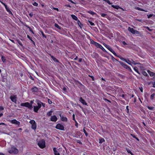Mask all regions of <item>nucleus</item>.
<instances>
[{"label":"nucleus","instance_id":"nucleus-34","mask_svg":"<svg viewBox=\"0 0 155 155\" xmlns=\"http://www.w3.org/2000/svg\"><path fill=\"white\" fill-rule=\"evenodd\" d=\"M51 57L52 58V59L54 61H56H56L57 62L58 61H57V59L56 58H55L53 57V56H51Z\"/></svg>","mask_w":155,"mask_h":155},{"label":"nucleus","instance_id":"nucleus-21","mask_svg":"<svg viewBox=\"0 0 155 155\" xmlns=\"http://www.w3.org/2000/svg\"><path fill=\"white\" fill-rule=\"evenodd\" d=\"M135 8H136V9H137V10H139V11H144V12H148L147 10H144L143 9L141 8H139V7H136Z\"/></svg>","mask_w":155,"mask_h":155},{"label":"nucleus","instance_id":"nucleus-31","mask_svg":"<svg viewBox=\"0 0 155 155\" xmlns=\"http://www.w3.org/2000/svg\"><path fill=\"white\" fill-rule=\"evenodd\" d=\"M134 70L137 73H139L138 71V68L137 67H134Z\"/></svg>","mask_w":155,"mask_h":155},{"label":"nucleus","instance_id":"nucleus-22","mask_svg":"<svg viewBox=\"0 0 155 155\" xmlns=\"http://www.w3.org/2000/svg\"><path fill=\"white\" fill-rule=\"evenodd\" d=\"M148 73L149 74L150 76H154V73L153 72H151L149 70L147 71Z\"/></svg>","mask_w":155,"mask_h":155},{"label":"nucleus","instance_id":"nucleus-57","mask_svg":"<svg viewBox=\"0 0 155 155\" xmlns=\"http://www.w3.org/2000/svg\"><path fill=\"white\" fill-rule=\"evenodd\" d=\"M140 89L141 91L142 92L143 91V88H140Z\"/></svg>","mask_w":155,"mask_h":155},{"label":"nucleus","instance_id":"nucleus-15","mask_svg":"<svg viewBox=\"0 0 155 155\" xmlns=\"http://www.w3.org/2000/svg\"><path fill=\"white\" fill-rule=\"evenodd\" d=\"M2 3L4 5V6H5V8L7 10V11L10 14H12V12H11L10 11V10L9 9V8H8L7 7V5H5V4H4V3H3V2H2Z\"/></svg>","mask_w":155,"mask_h":155},{"label":"nucleus","instance_id":"nucleus-10","mask_svg":"<svg viewBox=\"0 0 155 155\" xmlns=\"http://www.w3.org/2000/svg\"><path fill=\"white\" fill-rule=\"evenodd\" d=\"M107 48L114 55L116 56L117 54L108 45V46H107Z\"/></svg>","mask_w":155,"mask_h":155},{"label":"nucleus","instance_id":"nucleus-7","mask_svg":"<svg viewBox=\"0 0 155 155\" xmlns=\"http://www.w3.org/2000/svg\"><path fill=\"white\" fill-rule=\"evenodd\" d=\"M125 62L131 65H132V64L136 65L137 64V63H135L134 61L132 60H130L129 59H126Z\"/></svg>","mask_w":155,"mask_h":155},{"label":"nucleus","instance_id":"nucleus-64","mask_svg":"<svg viewBox=\"0 0 155 155\" xmlns=\"http://www.w3.org/2000/svg\"><path fill=\"white\" fill-rule=\"evenodd\" d=\"M0 155H4V154L2 153H0Z\"/></svg>","mask_w":155,"mask_h":155},{"label":"nucleus","instance_id":"nucleus-26","mask_svg":"<svg viewBox=\"0 0 155 155\" xmlns=\"http://www.w3.org/2000/svg\"><path fill=\"white\" fill-rule=\"evenodd\" d=\"M104 141V140L103 138H101L99 139V143H102Z\"/></svg>","mask_w":155,"mask_h":155},{"label":"nucleus","instance_id":"nucleus-17","mask_svg":"<svg viewBox=\"0 0 155 155\" xmlns=\"http://www.w3.org/2000/svg\"><path fill=\"white\" fill-rule=\"evenodd\" d=\"M37 104L38 106L37 107L39 108H40L41 107V104H43V103L40 102V101H38L37 102Z\"/></svg>","mask_w":155,"mask_h":155},{"label":"nucleus","instance_id":"nucleus-23","mask_svg":"<svg viewBox=\"0 0 155 155\" xmlns=\"http://www.w3.org/2000/svg\"><path fill=\"white\" fill-rule=\"evenodd\" d=\"M32 91L33 92H36L38 91V89L37 87H34L32 89Z\"/></svg>","mask_w":155,"mask_h":155},{"label":"nucleus","instance_id":"nucleus-62","mask_svg":"<svg viewBox=\"0 0 155 155\" xmlns=\"http://www.w3.org/2000/svg\"><path fill=\"white\" fill-rule=\"evenodd\" d=\"M3 115V114L2 113L0 114V117H2Z\"/></svg>","mask_w":155,"mask_h":155},{"label":"nucleus","instance_id":"nucleus-5","mask_svg":"<svg viewBox=\"0 0 155 155\" xmlns=\"http://www.w3.org/2000/svg\"><path fill=\"white\" fill-rule=\"evenodd\" d=\"M38 144L41 148H43L45 147V141L43 140H41L39 141Z\"/></svg>","mask_w":155,"mask_h":155},{"label":"nucleus","instance_id":"nucleus-40","mask_svg":"<svg viewBox=\"0 0 155 155\" xmlns=\"http://www.w3.org/2000/svg\"><path fill=\"white\" fill-rule=\"evenodd\" d=\"M78 23L79 26L81 27V26L82 24L79 20H78Z\"/></svg>","mask_w":155,"mask_h":155},{"label":"nucleus","instance_id":"nucleus-60","mask_svg":"<svg viewBox=\"0 0 155 155\" xmlns=\"http://www.w3.org/2000/svg\"><path fill=\"white\" fill-rule=\"evenodd\" d=\"M78 58V57L77 56L76 57V58L74 59V60H76Z\"/></svg>","mask_w":155,"mask_h":155},{"label":"nucleus","instance_id":"nucleus-45","mask_svg":"<svg viewBox=\"0 0 155 155\" xmlns=\"http://www.w3.org/2000/svg\"><path fill=\"white\" fill-rule=\"evenodd\" d=\"M72 116H73V120L75 121V120H75V115H74V114H73Z\"/></svg>","mask_w":155,"mask_h":155},{"label":"nucleus","instance_id":"nucleus-25","mask_svg":"<svg viewBox=\"0 0 155 155\" xmlns=\"http://www.w3.org/2000/svg\"><path fill=\"white\" fill-rule=\"evenodd\" d=\"M1 59L2 61L4 63L5 61V58L3 56H2Z\"/></svg>","mask_w":155,"mask_h":155},{"label":"nucleus","instance_id":"nucleus-33","mask_svg":"<svg viewBox=\"0 0 155 155\" xmlns=\"http://www.w3.org/2000/svg\"><path fill=\"white\" fill-rule=\"evenodd\" d=\"M53 150L54 152V154L55 153H57L58 152L56 150V148H54L53 149Z\"/></svg>","mask_w":155,"mask_h":155},{"label":"nucleus","instance_id":"nucleus-35","mask_svg":"<svg viewBox=\"0 0 155 155\" xmlns=\"http://www.w3.org/2000/svg\"><path fill=\"white\" fill-rule=\"evenodd\" d=\"M127 151L128 153L131 154L132 155H133V153L130 150L127 149Z\"/></svg>","mask_w":155,"mask_h":155},{"label":"nucleus","instance_id":"nucleus-61","mask_svg":"<svg viewBox=\"0 0 155 155\" xmlns=\"http://www.w3.org/2000/svg\"><path fill=\"white\" fill-rule=\"evenodd\" d=\"M70 2H71L72 3H74V2L71 0H70Z\"/></svg>","mask_w":155,"mask_h":155},{"label":"nucleus","instance_id":"nucleus-14","mask_svg":"<svg viewBox=\"0 0 155 155\" xmlns=\"http://www.w3.org/2000/svg\"><path fill=\"white\" fill-rule=\"evenodd\" d=\"M93 44L97 48H100L101 46V45L100 44L96 42L93 41Z\"/></svg>","mask_w":155,"mask_h":155},{"label":"nucleus","instance_id":"nucleus-9","mask_svg":"<svg viewBox=\"0 0 155 155\" xmlns=\"http://www.w3.org/2000/svg\"><path fill=\"white\" fill-rule=\"evenodd\" d=\"M10 99L12 101L15 103H16L17 102V97L16 95H12L10 97Z\"/></svg>","mask_w":155,"mask_h":155},{"label":"nucleus","instance_id":"nucleus-44","mask_svg":"<svg viewBox=\"0 0 155 155\" xmlns=\"http://www.w3.org/2000/svg\"><path fill=\"white\" fill-rule=\"evenodd\" d=\"M48 103L49 104H51L52 103V101L49 99H48Z\"/></svg>","mask_w":155,"mask_h":155},{"label":"nucleus","instance_id":"nucleus-53","mask_svg":"<svg viewBox=\"0 0 155 155\" xmlns=\"http://www.w3.org/2000/svg\"><path fill=\"white\" fill-rule=\"evenodd\" d=\"M7 125L5 124L4 123H0V125Z\"/></svg>","mask_w":155,"mask_h":155},{"label":"nucleus","instance_id":"nucleus-49","mask_svg":"<svg viewBox=\"0 0 155 155\" xmlns=\"http://www.w3.org/2000/svg\"><path fill=\"white\" fill-rule=\"evenodd\" d=\"M78 61L79 62H81L82 61V59L81 58H79L78 59Z\"/></svg>","mask_w":155,"mask_h":155},{"label":"nucleus","instance_id":"nucleus-55","mask_svg":"<svg viewBox=\"0 0 155 155\" xmlns=\"http://www.w3.org/2000/svg\"><path fill=\"white\" fill-rule=\"evenodd\" d=\"M122 43L124 45H126L127 44L124 41H123Z\"/></svg>","mask_w":155,"mask_h":155},{"label":"nucleus","instance_id":"nucleus-8","mask_svg":"<svg viewBox=\"0 0 155 155\" xmlns=\"http://www.w3.org/2000/svg\"><path fill=\"white\" fill-rule=\"evenodd\" d=\"M11 123L12 124H15L19 126L20 124V122L17 121L15 119H13L10 121Z\"/></svg>","mask_w":155,"mask_h":155},{"label":"nucleus","instance_id":"nucleus-50","mask_svg":"<svg viewBox=\"0 0 155 155\" xmlns=\"http://www.w3.org/2000/svg\"><path fill=\"white\" fill-rule=\"evenodd\" d=\"M53 9H54V10H57L58 11V8H53Z\"/></svg>","mask_w":155,"mask_h":155},{"label":"nucleus","instance_id":"nucleus-63","mask_svg":"<svg viewBox=\"0 0 155 155\" xmlns=\"http://www.w3.org/2000/svg\"><path fill=\"white\" fill-rule=\"evenodd\" d=\"M135 138L138 141H139V139H138V138L137 137H135Z\"/></svg>","mask_w":155,"mask_h":155},{"label":"nucleus","instance_id":"nucleus-47","mask_svg":"<svg viewBox=\"0 0 155 155\" xmlns=\"http://www.w3.org/2000/svg\"><path fill=\"white\" fill-rule=\"evenodd\" d=\"M4 108L0 106V111L2 110Z\"/></svg>","mask_w":155,"mask_h":155},{"label":"nucleus","instance_id":"nucleus-38","mask_svg":"<svg viewBox=\"0 0 155 155\" xmlns=\"http://www.w3.org/2000/svg\"><path fill=\"white\" fill-rule=\"evenodd\" d=\"M100 48L103 51L106 52L105 49L101 45Z\"/></svg>","mask_w":155,"mask_h":155},{"label":"nucleus","instance_id":"nucleus-24","mask_svg":"<svg viewBox=\"0 0 155 155\" xmlns=\"http://www.w3.org/2000/svg\"><path fill=\"white\" fill-rule=\"evenodd\" d=\"M52 112H53V111L52 110H51L47 113V115L48 116H50L51 115Z\"/></svg>","mask_w":155,"mask_h":155},{"label":"nucleus","instance_id":"nucleus-59","mask_svg":"<svg viewBox=\"0 0 155 155\" xmlns=\"http://www.w3.org/2000/svg\"><path fill=\"white\" fill-rule=\"evenodd\" d=\"M108 45H106V44H105L104 45V46H105V47H106V48H107V46H108Z\"/></svg>","mask_w":155,"mask_h":155},{"label":"nucleus","instance_id":"nucleus-58","mask_svg":"<svg viewBox=\"0 0 155 155\" xmlns=\"http://www.w3.org/2000/svg\"><path fill=\"white\" fill-rule=\"evenodd\" d=\"M27 36L28 38L29 39H31V38L29 35H28Z\"/></svg>","mask_w":155,"mask_h":155},{"label":"nucleus","instance_id":"nucleus-37","mask_svg":"<svg viewBox=\"0 0 155 155\" xmlns=\"http://www.w3.org/2000/svg\"><path fill=\"white\" fill-rule=\"evenodd\" d=\"M89 24L92 26H94L95 25L94 24V23L92 22L91 21H89Z\"/></svg>","mask_w":155,"mask_h":155},{"label":"nucleus","instance_id":"nucleus-4","mask_svg":"<svg viewBox=\"0 0 155 155\" xmlns=\"http://www.w3.org/2000/svg\"><path fill=\"white\" fill-rule=\"evenodd\" d=\"M21 106H25L28 107L29 109H31L32 108L31 104H30L28 102H25L22 103L21 104Z\"/></svg>","mask_w":155,"mask_h":155},{"label":"nucleus","instance_id":"nucleus-29","mask_svg":"<svg viewBox=\"0 0 155 155\" xmlns=\"http://www.w3.org/2000/svg\"><path fill=\"white\" fill-rule=\"evenodd\" d=\"M55 26L59 29H61L60 27L57 24H55Z\"/></svg>","mask_w":155,"mask_h":155},{"label":"nucleus","instance_id":"nucleus-30","mask_svg":"<svg viewBox=\"0 0 155 155\" xmlns=\"http://www.w3.org/2000/svg\"><path fill=\"white\" fill-rule=\"evenodd\" d=\"M142 74L145 76H148L147 74V72L145 71H143L142 72Z\"/></svg>","mask_w":155,"mask_h":155},{"label":"nucleus","instance_id":"nucleus-46","mask_svg":"<svg viewBox=\"0 0 155 155\" xmlns=\"http://www.w3.org/2000/svg\"><path fill=\"white\" fill-rule=\"evenodd\" d=\"M121 60L123 61H124L125 62L126 61V59H125L124 58H121Z\"/></svg>","mask_w":155,"mask_h":155},{"label":"nucleus","instance_id":"nucleus-36","mask_svg":"<svg viewBox=\"0 0 155 155\" xmlns=\"http://www.w3.org/2000/svg\"><path fill=\"white\" fill-rule=\"evenodd\" d=\"M104 1L106 2L109 5H111V3L110 2V1L108 0H103Z\"/></svg>","mask_w":155,"mask_h":155},{"label":"nucleus","instance_id":"nucleus-42","mask_svg":"<svg viewBox=\"0 0 155 155\" xmlns=\"http://www.w3.org/2000/svg\"><path fill=\"white\" fill-rule=\"evenodd\" d=\"M150 110H152L153 108V107H147Z\"/></svg>","mask_w":155,"mask_h":155},{"label":"nucleus","instance_id":"nucleus-54","mask_svg":"<svg viewBox=\"0 0 155 155\" xmlns=\"http://www.w3.org/2000/svg\"><path fill=\"white\" fill-rule=\"evenodd\" d=\"M77 142L80 144H81V142L79 140H78Z\"/></svg>","mask_w":155,"mask_h":155},{"label":"nucleus","instance_id":"nucleus-20","mask_svg":"<svg viewBox=\"0 0 155 155\" xmlns=\"http://www.w3.org/2000/svg\"><path fill=\"white\" fill-rule=\"evenodd\" d=\"M122 65H123V66H124V67L125 68H127V69H129V70H130V71H131V68H129L127 65L125 64H123Z\"/></svg>","mask_w":155,"mask_h":155},{"label":"nucleus","instance_id":"nucleus-12","mask_svg":"<svg viewBox=\"0 0 155 155\" xmlns=\"http://www.w3.org/2000/svg\"><path fill=\"white\" fill-rule=\"evenodd\" d=\"M60 116L61 118V120L63 121H67V117H64L63 115H62L61 114H60Z\"/></svg>","mask_w":155,"mask_h":155},{"label":"nucleus","instance_id":"nucleus-2","mask_svg":"<svg viewBox=\"0 0 155 155\" xmlns=\"http://www.w3.org/2000/svg\"><path fill=\"white\" fill-rule=\"evenodd\" d=\"M8 152L10 154H16L18 152V150L15 147H12L11 149L9 150Z\"/></svg>","mask_w":155,"mask_h":155},{"label":"nucleus","instance_id":"nucleus-48","mask_svg":"<svg viewBox=\"0 0 155 155\" xmlns=\"http://www.w3.org/2000/svg\"><path fill=\"white\" fill-rule=\"evenodd\" d=\"M33 15V13H30L29 14V15L30 17H32Z\"/></svg>","mask_w":155,"mask_h":155},{"label":"nucleus","instance_id":"nucleus-56","mask_svg":"<svg viewBox=\"0 0 155 155\" xmlns=\"http://www.w3.org/2000/svg\"><path fill=\"white\" fill-rule=\"evenodd\" d=\"M147 28L149 30V31H151V30L150 29L149 27H147Z\"/></svg>","mask_w":155,"mask_h":155},{"label":"nucleus","instance_id":"nucleus-32","mask_svg":"<svg viewBox=\"0 0 155 155\" xmlns=\"http://www.w3.org/2000/svg\"><path fill=\"white\" fill-rule=\"evenodd\" d=\"M33 5L35 6H38V4L35 2H34L32 3Z\"/></svg>","mask_w":155,"mask_h":155},{"label":"nucleus","instance_id":"nucleus-13","mask_svg":"<svg viewBox=\"0 0 155 155\" xmlns=\"http://www.w3.org/2000/svg\"><path fill=\"white\" fill-rule=\"evenodd\" d=\"M79 100L83 104L86 105H87V103L85 102V100H84L81 97H80L79 98Z\"/></svg>","mask_w":155,"mask_h":155},{"label":"nucleus","instance_id":"nucleus-16","mask_svg":"<svg viewBox=\"0 0 155 155\" xmlns=\"http://www.w3.org/2000/svg\"><path fill=\"white\" fill-rule=\"evenodd\" d=\"M111 7L117 9H118L119 8H121V9H123L122 8L120 7L118 5H111Z\"/></svg>","mask_w":155,"mask_h":155},{"label":"nucleus","instance_id":"nucleus-52","mask_svg":"<svg viewBox=\"0 0 155 155\" xmlns=\"http://www.w3.org/2000/svg\"><path fill=\"white\" fill-rule=\"evenodd\" d=\"M54 154L55 155H60V153L58 152L57 153H56Z\"/></svg>","mask_w":155,"mask_h":155},{"label":"nucleus","instance_id":"nucleus-1","mask_svg":"<svg viewBox=\"0 0 155 155\" xmlns=\"http://www.w3.org/2000/svg\"><path fill=\"white\" fill-rule=\"evenodd\" d=\"M128 31L133 34L139 35L140 34V33L138 31L132 28H131L130 27H128Z\"/></svg>","mask_w":155,"mask_h":155},{"label":"nucleus","instance_id":"nucleus-19","mask_svg":"<svg viewBox=\"0 0 155 155\" xmlns=\"http://www.w3.org/2000/svg\"><path fill=\"white\" fill-rule=\"evenodd\" d=\"M71 16L72 18L73 19H74V20H76V21L78 20V18L75 15H71Z\"/></svg>","mask_w":155,"mask_h":155},{"label":"nucleus","instance_id":"nucleus-18","mask_svg":"<svg viewBox=\"0 0 155 155\" xmlns=\"http://www.w3.org/2000/svg\"><path fill=\"white\" fill-rule=\"evenodd\" d=\"M39 109V108L37 106H34V111L35 112H37Z\"/></svg>","mask_w":155,"mask_h":155},{"label":"nucleus","instance_id":"nucleus-51","mask_svg":"<svg viewBox=\"0 0 155 155\" xmlns=\"http://www.w3.org/2000/svg\"><path fill=\"white\" fill-rule=\"evenodd\" d=\"M33 103V101H30V104H31L32 107V104Z\"/></svg>","mask_w":155,"mask_h":155},{"label":"nucleus","instance_id":"nucleus-27","mask_svg":"<svg viewBox=\"0 0 155 155\" xmlns=\"http://www.w3.org/2000/svg\"><path fill=\"white\" fill-rule=\"evenodd\" d=\"M155 95L154 94H152L150 96V98L151 100H152L153 99L154 96Z\"/></svg>","mask_w":155,"mask_h":155},{"label":"nucleus","instance_id":"nucleus-11","mask_svg":"<svg viewBox=\"0 0 155 155\" xmlns=\"http://www.w3.org/2000/svg\"><path fill=\"white\" fill-rule=\"evenodd\" d=\"M57 120V118L55 115L52 116L51 117V120L52 121L56 122Z\"/></svg>","mask_w":155,"mask_h":155},{"label":"nucleus","instance_id":"nucleus-6","mask_svg":"<svg viewBox=\"0 0 155 155\" xmlns=\"http://www.w3.org/2000/svg\"><path fill=\"white\" fill-rule=\"evenodd\" d=\"M56 128L60 130H64V127L63 125L60 124H58L57 125Z\"/></svg>","mask_w":155,"mask_h":155},{"label":"nucleus","instance_id":"nucleus-43","mask_svg":"<svg viewBox=\"0 0 155 155\" xmlns=\"http://www.w3.org/2000/svg\"><path fill=\"white\" fill-rule=\"evenodd\" d=\"M75 126L77 128H78V124L76 120H75Z\"/></svg>","mask_w":155,"mask_h":155},{"label":"nucleus","instance_id":"nucleus-39","mask_svg":"<svg viewBox=\"0 0 155 155\" xmlns=\"http://www.w3.org/2000/svg\"><path fill=\"white\" fill-rule=\"evenodd\" d=\"M83 131L85 135L86 136H87V133L86 131L84 129H83Z\"/></svg>","mask_w":155,"mask_h":155},{"label":"nucleus","instance_id":"nucleus-41","mask_svg":"<svg viewBox=\"0 0 155 155\" xmlns=\"http://www.w3.org/2000/svg\"><path fill=\"white\" fill-rule=\"evenodd\" d=\"M107 15V14H104V13H101V15L102 17H105L106 15Z\"/></svg>","mask_w":155,"mask_h":155},{"label":"nucleus","instance_id":"nucleus-28","mask_svg":"<svg viewBox=\"0 0 155 155\" xmlns=\"http://www.w3.org/2000/svg\"><path fill=\"white\" fill-rule=\"evenodd\" d=\"M88 12V13H89V14H90L91 15H93L96 14V13H95L94 12H92L91 11H89Z\"/></svg>","mask_w":155,"mask_h":155},{"label":"nucleus","instance_id":"nucleus-3","mask_svg":"<svg viewBox=\"0 0 155 155\" xmlns=\"http://www.w3.org/2000/svg\"><path fill=\"white\" fill-rule=\"evenodd\" d=\"M29 123L31 125V128L34 130H36L37 125L35 121L33 120H31L29 121Z\"/></svg>","mask_w":155,"mask_h":155}]
</instances>
